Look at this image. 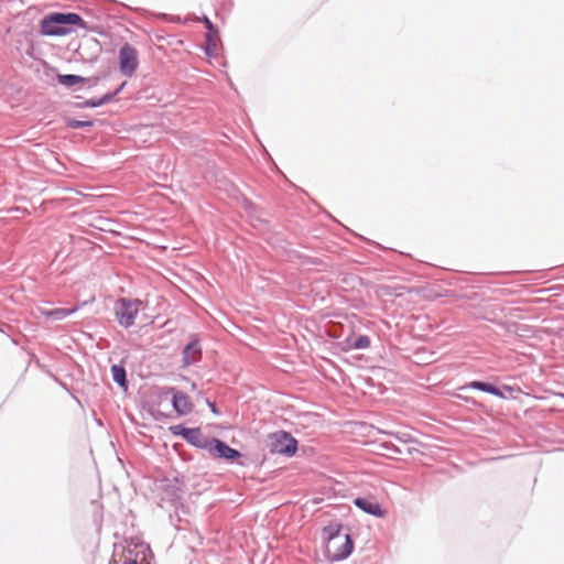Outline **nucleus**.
Returning a JSON list of instances; mask_svg holds the SVG:
<instances>
[{"label": "nucleus", "mask_w": 564, "mask_h": 564, "mask_svg": "<svg viewBox=\"0 0 564 564\" xmlns=\"http://www.w3.org/2000/svg\"><path fill=\"white\" fill-rule=\"evenodd\" d=\"M370 346V339L366 335L359 336L354 343L347 341L345 349H366Z\"/></svg>", "instance_id": "17"}, {"label": "nucleus", "mask_w": 564, "mask_h": 564, "mask_svg": "<svg viewBox=\"0 0 564 564\" xmlns=\"http://www.w3.org/2000/svg\"><path fill=\"white\" fill-rule=\"evenodd\" d=\"M48 22H56L58 25L73 24L85 28V22L77 13H51Z\"/></svg>", "instance_id": "10"}, {"label": "nucleus", "mask_w": 564, "mask_h": 564, "mask_svg": "<svg viewBox=\"0 0 564 564\" xmlns=\"http://www.w3.org/2000/svg\"><path fill=\"white\" fill-rule=\"evenodd\" d=\"M119 63L121 73L132 76L138 67L137 51L129 44L123 45L119 52Z\"/></svg>", "instance_id": "5"}, {"label": "nucleus", "mask_w": 564, "mask_h": 564, "mask_svg": "<svg viewBox=\"0 0 564 564\" xmlns=\"http://www.w3.org/2000/svg\"><path fill=\"white\" fill-rule=\"evenodd\" d=\"M469 387L473 388V389H476V390H480V391L490 393V394L496 395L498 398H503L502 392L498 388H496L492 384L486 383V382L471 381L469 383Z\"/></svg>", "instance_id": "14"}, {"label": "nucleus", "mask_w": 564, "mask_h": 564, "mask_svg": "<svg viewBox=\"0 0 564 564\" xmlns=\"http://www.w3.org/2000/svg\"><path fill=\"white\" fill-rule=\"evenodd\" d=\"M206 45L205 52L208 56L214 57L218 55V52L221 46L220 36L218 30H212L206 32Z\"/></svg>", "instance_id": "11"}, {"label": "nucleus", "mask_w": 564, "mask_h": 564, "mask_svg": "<svg viewBox=\"0 0 564 564\" xmlns=\"http://www.w3.org/2000/svg\"><path fill=\"white\" fill-rule=\"evenodd\" d=\"M207 449L214 457L226 458L229 460L240 456L238 451L229 447L217 438H213L208 442Z\"/></svg>", "instance_id": "8"}, {"label": "nucleus", "mask_w": 564, "mask_h": 564, "mask_svg": "<svg viewBox=\"0 0 564 564\" xmlns=\"http://www.w3.org/2000/svg\"><path fill=\"white\" fill-rule=\"evenodd\" d=\"M354 503L364 512L377 518H383L387 514V510L372 499L358 497L354 500Z\"/></svg>", "instance_id": "9"}, {"label": "nucleus", "mask_w": 564, "mask_h": 564, "mask_svg": "<svg viewBox=\"0 0 564 564\" xmlns=\"http://www.w3.org/2000/svg\"><path fill=\"white\" fill-rule=\"evenodd\" d=\"M174 435H182L191 444L207 448V444L210 440L203 436L199 429H187L182 425H175L171 427Z\"/></svg>", "instance_id": "6"}, {"label": "nucleus", "mask_w": 564, "mask_h": 564, "mask_svg": "<svg viewBox=\"0 0 564 564\" xmlns=\"http://www.w3.org/2000/svg\"><path fill=\"white\" fill-rule=\"evenodd\" d=\"M165 398L172 395L173 408L180 415H186L192 411L193 404L188 395L184 392L175 391L172 388H167L163 391Z\"/></svg>", "instance_id": "7"}, {"label": "nucleus", "mask_w": 564, "mask_h": 564, "mask_svg": "<svg viewBox=\"0 0 564 564\" xmlns=\"http://www.w3.org/2000/svg\"><path fill=\"white\" fill-rule=\"evenodd\" d=\"M272 453L292 456L297 451V441L286 432H276L270 436Z\"/></svg>", "instance_id": "3"}, {"label": "nucleus", "mask_w": 564, "mask_h": 564, "mask_svg": "<svg viewBox=\"0 0 564 564\" xmlns=\"http://www.w3.org/2000/svg\"><path fill=\"white\" fill-rule=\"evenodd\" d=\"M66 126L68 128H72V129H79V128H85V127H91L93 126V121H89V120H75V119H67L66 120Z\"/></svg>", "instance_id": "19"}, {"label": "nucleus", "mask_w": 564, "mask_h": 564, "mask_svg": "<svg viewBox=\"0 0 564 564\" xmlns=\"http://www.w3.org/2000/svg\"><path fill=\"white\" fill-rule=\"evenodd\" d=\"M111 373L113 380L123 389H127L126 370L123 367L113 365L111 367Z\"/></svg>", "instance_id": "16"}, {"label": "nucleus", "mask_w": 564, "mask_h": 564, "mask_svg": "<svg viewBox=\"0 0 564 564\" xmlns=\"http://www.w3.org/2000/svg\"><path fill=\"white\" fill-rule=\"evenodd\" d=\"M57 80L65 86H74L85 82L84 77L77 75H58Z\"/></svg>", "instance_id": "18"}, {"label": "nucleus", "mask_w": 564, "mask_h": 564, "mask_svg": "<svg viewBox=\"0 0 564 564\" xmlns=\"http://www.w3.org/2000/svg\"><path fill=\"white\" fill-rule=\"evenodd\" d=\"M123 564H150L153 560V553L150 545L145 542H131L126 550Z\"/></svg>", "instance_id": "2"}, {"label": "nucleus", "mask_w": 564, "mask_h": 564, "mask_svg": "<svg viewBox=\"0 0 564 564\" xmlns=\"http://www.w3.org/2000/svg\"><path fill=\"white\" fill-rule=\"evenodd\" d=\"M200 358V349L197 341H192L183 350V364L188 366Z\"/></svg>", "instance_id": "13"}, {"label": "nucleus", "mask_w": 564, "mask_h": 564, "mask_svg": "<svg viewBox=\"0 0 564 564\" xmlns=\"http://www.w3.org/2000/svg\"><path fill=\"white\" fill-rule=\"evenodd\" d=\"M323 536L326 540V554L330 561H341L351 553L354 543L349 534L341 531L340 524L330 523L325 527Z\"/></svg>", "instance_id": "1"}, {"label": "nucleus", "mask_w": 564, "mask_h": 564, "mask_svg": "<svg viewBox=\"0 0 564 564\" xmlns=\"http://www.w3.org/2000/svg\"><path fill=\"white\" fill-rule=\"evenodd\" d=\"M203 22H204L207 31H212V30L216 29L207 17H204Z\"/></svg>", "instance_id": "21"}, {"label": "nucleus", "mask_w": 564, "mask_h": 564, "mask_svg": "<svg viewBox=\"0 0 564 564\" xmlns=\"http://www.w3.org/2000/svg\"><path fill=\"white\" fill-rule=\"evenodd\" d=\"M74 312H75L74 308H70V310L69 308H54V310H50V311H44V310L41 311V313L44 316L51 317L54 319H63Z\"/></svg>", "instance_id": "15"}, {"label": "nucleus", "mask_w": 564, "mask_h": 564, "mask_svg": "<svg viewBox=\"0 0 564 564\" xmlns=\"http://www.w3.org/2000/svg\"><path fill=\"white\" fill-rule=\"evenodd\" d=\"M140 305V301H131L127 299L119 300L116 304V315L120 325L124 327L133 325Z\"/></svg>", "instance_id": "4"}, {"label": "nucleus", "mask_w": 564, "mask_h": 564, "mask_svg": "<svg viewBox=\"0 0 564 564\" xmlns=\"http://www.w3.org/2000/svg\"><path fill=\"white\" fill-rule=\"evenodd\" d=\"M110 99H111V97L109 95H106L101 99L86 101V106H88V107H98V106H101L105 102L109 101Z\"/></svg>", "instance_id": "20"}, {"label": "nucleus", "mask_w": 564, "mask_h": 564, "mask_svg": "<svg viewBox=\"0 0 564 564\" xmlns=\"http://www.w3.org/2000/svg\"><path fill=\"white\" fill-rule=\"evenodd\" d=\"M50 20V14L45 15L43 18V20L41 21V32L45 35H52V36H61V35H65L68 33V30L63 28V26H58V24L56 22H48L46 23V21Z\"/></svg>", "instance_id": "12"}]
</instances>
